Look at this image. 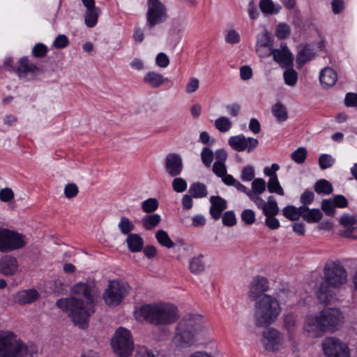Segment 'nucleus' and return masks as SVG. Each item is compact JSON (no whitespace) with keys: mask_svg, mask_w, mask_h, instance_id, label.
Returning a JSON list of instances; mask_svg holds the SVG:
<instances>
[{"mask_svg":"<svg viewBox=\"0 0 357 357\" xmlns=\"http://www.w3.org/2000/svg\"><path fill=\"white\" fill-rule=\"evenodd\" d=\"M72 293L83 297L86 301L75 297L60 298L56 301V306L69 314L75 326L85 328L88 326L89 317L95 312L93 297L96 294V287L79 282L73 286Z\"/></svg>","mask_w":357,"mask_h":357,"instance_id":"obj_1","label":"nucleus"},{"mask_svg":"<svg viewBox=\"0 0 357 357\" xmlns=\"http://www.w3.org/2000/svg\"><path fill=\"white\" fill-rule=\"evenodd\" d=\"M206 321L199 314L182 319L178 324L171 344L172 347L183 349L191 347L208 334Z\"/></svg>","mask_w":357,"mask_h":357,"instance_id":"obj_2","label":"nucleus"},{"mask_svg":"<svg viewBox=\"0 0 357 357\" xmlns=\"http://www.w3.org/2000/svg\"><path fill=\"white\" fill-rule=\"evenodd\" d=\"M347 282L346 269L337 261H329L324 268L323 281L317 291V299L322 303H331L335 298V292L332 289H339Z\"/></svg>","mask_w":357,"mask_h":357,"instance_id":"obj_3","label":"nucleus"},{"mask_svg":"<svg viewBox=\"0 0 357 357\" xmlns=\"http://www.w3.org/2000/svg\"><path fill=\"white\" fill-rule=\"evenodd\" d=\"M139 321H146L157 326H166L175 323L179 318L178 310L170 303L143 305L134 312Z\"/></svg>","mask_w":357,"mask_h":357,"instance_id":"obj_4","label":"nucleus"},{"mask_svg":"<svg viewBox=\"0 0 357 357\" xmlns=\"http://www.w3.org/2000/svg\"><path fill=\"white\" fill-rule=\"evenodd\" d=\"M344 323L343 314L337 308H327L307 317L304 329L312 337L320 333L337 331Z\"/></svg>","mask_w":357,"mask_h":357,"instance_id":"obj_5","label":"nucleus"},{"mask_svg":"<svg viewBox=\"0 0 357 357\" xmlns=\"http://www.w3.org/2000/svg\"><path fill=\"white\" fill-rule=\"evenodd\" d=\"M38 347L32 343L25 344L10 331L0 333V357H38Z\"/></svg>","mask_w":357,"mask_h":357,"instance_id":"obj_6","label":"nucleus"},{"mask_svg":"<svg viewBox=\"0 0 357 357\" xmlns=\"http://www.w3.org/2000/svg\"><path fill=\"white\" fill-rule=\"evenodd\" d=\"M281 312L278 299L272 295L260 296L255 304V318L258 326L272 324Z\"/></svg>","mask_w":357,"mask_h":357,"instance_id":"obj_7","label":"nucleus"},{"mask_svg":"<svg viewBox=\"0 0 357 357\" xmlns=\"http://www.w3.org/2000/svg\"><path fill=\"white\" fill-rule=\"evenodd\" d=\"M112 346L118 357H130L134 348L130 332L119 328L112 340Z\"/></svg>","mask_w":357,"mask_h":357,"instance_id":"obj_8","label":"nucleus"},{"mask_svg":"<svg viewBox=\"0 0 357 357\" xmlns=\"http://www.w3.org/2000/svg\"><path fill=\"white\" fill-rule=\"evenodd\" d=\"M26 242L22 234L8 229L0 228V251L8 252L22 248Z\"/></svg>","mask_w":357,"mask_h":357,"instance_id":"obj_9","label":"nucleus"},{"mask_svg":"<svg viewBox=\"0 0 357 357\" xmlns=\"http://www.w3.org/2000/svg\"><path fill=\"white\" fill-rule=\"evenodd\" d=\"M130 286L116 280L111 281L103 294V299L107 305L116 306L128 294Z\"/></svg>","mask_w":357,"mask_h":357,"instance_id":"obj_10","label":"nucleus"},{"mask_svg":"<svg viewBox=\"0 0 357 357\" xmlns=\"http://www.w3.org/2000/svg\"><path fill=\"white\" fill-rule=\"evenodd\" d=\"M147 7L146 26L149 29H151L167 20V8L160 0H148Z\"/></svg>","mask_w":357,"mask_h":357,"instance_id":"obj_11","label":"nucleus"},{"mask_svg":"<svg viewBox=\"0 0 357 357\" xmlns=\"http://www.w3.org/2000/svg\"><path fill=\"white\" fill-rule=\"evenodd\" d=\"M321 347L326 357H350L347 344L336 337L324 339Z\"/></svg>","mask_w":357,"mask_h":357,"instance_id":"obj_12","label":"nucleus"},{"mask_svg":"<svg viewBox=\"0 0 357 357\" xmlns=\"http://www.w3.org/2000/svg\"><path fill=\"white\" fill-rule=\"evenodd\" d=\"M262 342L266 350L275 351L284 347L283 335L278 330L270 328L262 333Z\"/></svg>","mask_w":357,"mask_h":357,"instance_id":"obj_13","label":"nucleus"},{"mask_svg":"<svg viewBox=\"0 0 357 357\" xmlns=\"http://www.w3.org/2000/svg\"><path fill=\"white\" fill-rule=\"evenodd\" d=\"M229 145L237 151H243L248 149V151L255 149L259 142L255 138H246L243 135L231 137L228 140Z\"/></svg>","mask_w":357,"mask_h":357,"instance_id":"obj_14","label":"nucleus"},{"mask_svg":"<svg viewBox=\"0 0 357 357\" xmlns=\"http://www.w3.org/2000/svg\"><path fill=\"white\" fill-rule=\"evenodd\" d=\"M269 289L268 281L266 278L257 277L250 284L248 296L251 301H257L260 296L266 295L265 291Z\"/></svg>","mask_w":357,"mask_h":357,"instance_id":"obj_15","label":"nucleus"},{"mask_svg":"<svg viewBox=\"0 0 357 357\" xmlns=\"http://www.w3.org/2000/svg\"><path fill=\"white\" fill-rule=\"evenodd\" d=\"M340 223L344 229L341 235L350 238H357V215H344L340 218Z\"/></svg>","mask_w":357,"mask_h":357,"instance_id":"obj_16","label":"nucleus"},{"mask_svg":"<svg viewBox=\"0 0 357 357\" xmlns=\"http://www.w3.org/2000/svg\"><path fill=\"white\" fill-rule=\"evenodd\" d=\"M165 169L172 177L179 175L183 169L181 157L176 153H169L165 159Z\"/></svg>","mask_w":357,"mask_h":357,"instance_id":"obj_17","label":"nucleus"},{"mask_svg":"<svg viewBox=\"0 0 357 357\" xmlns=\"http://www.w3.org/2000/svg\"><path fill=\"white\" fill-rule=\"evenodd\" d=\"M39 72V68L26 58H22L20 61L17 73L19 77L24 80L32 79Z\"/></svg>","mask_w":357,"mask_h":357,"instance_id":"obj_18","label":"nucleus"},{"mask_svg":"<svg viewBox=\"0 0 357 357\" xmlns=\"http://www.w3.org/2000/svg\"><path fill=\"white\" fill-rule=\"evenodd\" d=\"M86 10L84 16V22L88 27H93L98 22L100 10L95 6L94 0H82Z\"/></svg>","mask_w":357,"mask_h":357,"instance_id":"obj_19","label":"nucleus"},{"mask_svg":"<svg viewBox=\"0 0 357 357\" xmlns=\"http://www.w3.org/2000/svg\"><path fill=\"white\" fill-rule=\"evenodd\" d=\"M273 60L281 67L287 68L292 64L294 57L286 45L280 49H273L272 52Z\"/></svg>","mask_w":357,"mask_h":357,"instance_id":"obj_20","label":"nucleus"},{"mask_svg":"<svg viewBox=\"0 0 357 357\" xmlns=\"http://www.w3.org/2000/svg\"><path fill=\"white\" fill-rule=\"evenodd\" d=\"M18 262L11 255H4L0 259V273L4 275H13L18 270Z\"/></svg>","mask_w":357,"mask_h":357,"instance_id":"obj_21","label":"nucleus"},{"mask_svg":"<svg viewBox=\"0 0 357 357\" xmlns=\"http://www.w3.org/2000/svg\"><path fill=\"white\" fill-rule=\"evenodd\" d=\"M39 297V294L36 289L22 290L15 294L13 300L20 305H25L36 301Z\"/></svg>","mask_w":357,"mask_h":357,"instance_id":"obj_22","label":"nucleus"},{"mask_svg":"<svg viewBox=\"0 0 357 357\" xmlns=\"http://www.w3.org/2000/svg\"><path fill=\"white\" fill-rule=\"evenodd\" d=\"M337 80V73L332 68L326 67L321 70L319 81L324 88L327 89L333 86Z\"/></svg>","mask_w":357,"mask_h":357,"instance_id":"obj_23","label":"nucleus"},{"mask_svg":"<svg viewBox=\"0 0 357 357\" xmlns=\"http://www.w3.org/2000/svg\"><path fill=\"white\" fill-rule=\"evenodd\" d=\"M210 202L211 203L210 213L215 220H218L222 211L227 208V202L219 196H211Z\"/></svg>","mask_w":357,"mask_h":357,"instance_id":"obj_24","label":"nucleus"},{"mask_svg":"<svg viewBox=\"0 0 357 357\" xmlns=\"http://www.w3.org/2000/svg\"><path fill=\"white\" fill-rule=\"evenodd\" d=\"M143 81L152 88H158L168 81L162 75L155 71H149L145 74Z\"/></svg>","mask_w":357,"mask_h":357,"instance_id":"obj_25","label":"nucleus"},{"mask_svg":"<svg viewBox=\"0 0 357 357\" xmlns=\"http://www.w3.org/2000/svg\"><path fill=\"white\" fill-rule=\"evenodd\" d=\"M126 243L129 250L132 252H140L144 246V241L137 234H129L127 236Z\"/></svg>","mask_w":357,"mask_h":357,"instance_id":"obj_26","label":"nucleus"},{"mask_svg":"<svg viewBox=\"0 0 357 357\" xmlns=\"http://www.w3.org/2000/svg\"><path fill=\"white\" fill-rule=\"evenodd\" d=\"M302 212L303 219L308 223L318 222L323 217L322 212L319 209H310L307 206H303Z\"/></svg>","mask_w":357,"mask_h":357,"instance_id":"obj_27","label":"nucleus"},{"mask_svg":"<svg viewBox=\"0 0 357 357\" xmlns=\"http://www.w3.org/2000/svg\"><path fill=\"white\" fill-rule=\"evenodd\" d=\"M203 255L193 257L189 261V269L194 275L202 273L205 270V264L203 261Z\"/></svg>","mask_w":357,"mask_h":357,"instance_id":"obj_28","label":"nucleus"},{"mask_svg":"<svg viewBox=\"0 0 357 357\" xmlns=\"http://www.w3.org/2000/svg\"><path fill=\"white\" fill-rule=\"evenodd\" d=\"M261 210L265 216L276 215L279 213V207L273 196L268 197L267 202L264 204Z\"/></svg>","mask_w":357,"mask_h":357,"instance_id":"obj_29","label":"nucleus"},{"mask_svg":"<svg viewBox=\"0 0 357 357\" xmlns=\"http://www.w3.org/2000/svg\"><path fill=\"white\" fill-rule=\"evenodd\" d=\"M315 53L312 49L309 46H305L300 50L296 56V63L298 67H302L306 62L310 61L314 57Z\"/></svg>","mask_w":357,"mask_h":357,"instance_id":"obj_30","label":"nucleus"},{"mask_svg":"<svg viewBox=\"0 0 357 357\" xmlns=\"http://www.w3.org/2000/svg\"><path fill=\"white\" fill-rule=\"evenodd\" d=\"M303 211V206L296 208L294 206L289 205L282 209V213L286 218L294 221L298 220L300 217H302Z\"/></svg>","mask_w":357,"mask_h":357,"instance_id":"obj_31","label":"nucleus"},{"mask_svg":"<svg viewBox=\"0 0 357 357\" xmlns=\"http://www.w3.org/2000/svg\"><path fill=\"white\" fill-rule=\"evenodd\" d=\"M161 221V217L157 213L146 215L141 220L142 226L146 230L153 229Z\"/></svg>","mask_w":357,"mask_h":357,"instance_id":"obj_32","label":"nucleus"},{"mask_svg":"<svg viewBox=\"0 0 357 357\" xmlns=\"http://www.w3.org/2000/svg\"><path fill=\"white\" fill-rule=\"evenodd\" d=\"M188 192L194 198L205 197L208 194L206 185L199 182L192 183Z\"/></svg>","mask_w":357,"mask_h":357,"instance_id":"obj_33","label":"nucleus"},{"mask_svg":"<svg viewBox=\"0 0 357 357\" xmlns=\"http://www.w3.org/2000/svg\"><path fill=\"white\" fill-rule=\"evenodd\" d=\"M271 112L278 122L285 121L288 118V114L285 106L280 102L273 105Z\"/></svg>","mask_w":357,"mask_h":357,"instance_id":"obj_34","label":"nucleus"},{"mask_svg":"<svg viewBox=\"0 0 357 357\" xmlns=\"http://www.w3.org/2000/svg\"><path fill=\"white\" fill-rule=\"evenodd\" d=\"M259 7L261 10L266 14H276L281 9V6L278 4H275L272 0H261Z\"/></svg>","mask_w":357,"mask_h":357,"instance_id":"obj_35","label":"nucleus"},{"mask_svg":"<svg viewBox=\"0 0 357 357\" xmlns=\"http://www.w3.org/2000/svg\"><path fill=\"white\" fill-rule=\"evenodd\" d=\"M314 190L318 194L329 195L333 192V187L329 181L325 179H320L316 182Z\"/></svg>","mask_w":357,"mask_h":357,"instance_id":"obj_36","label":"nucleus"},{"mask_svg":"<svg viewBox=\"0 0 357 357\" xmlns=\"http://www.w3.org/2000/svg\"><path fill=\"white\" fill-rule=\"evenodd\" d=\"M118 228L123 234L128 236L135 229V225L128 218L122 216L118 224Z\"/></svg>","mask_w":357,"mask_h":357,"instance_id":"obj_37","label":"nucleus"},{"mask_svg":"<svg viewBox=\"0 0 357 357\" xmlns=\"http://www.w3.org/2000/svg\"><path fill=\"white\" fill-rule=\"evenodd\" d=\"M155 238L158 243L167 248H172L174 247V243L169 238L168 234L162 230H158L155 234Z\"/></svg>","mask_w":357,"mask_h":357,"instance_id":"obj_38","label":"nucleus"},{"mask_svg":"<svg viewBox=\"0 0 357 357\" xmlns=\"http://www.w3.org/2000/svg\"><path fill=\"white\" fill-rule=\"evenodd\" d=\"M214 126L220 132H225L230 130L232 123L229 118L220 116L215 121Z\"/></svg>","mask_w":357,"mask_h":357,"instance_id":"obj_39","label":"nucleus"},{"mask_svg":"<svg viewBox=\"0 0 357 357\" xmlns=\"http://www.w3.org/2000/svg\"><path fill=\"white\" fill-rule=\"evenodd\" d=\"M268 190L271 193H275L278 195L283 196L284 195V190L281 186L278 178H269L267 183Z\"/></svg>","mask_w":357,"mask_h":357,"instance_id":"obj_40","label":"nucleus"},{"mask_svg":"<svg viewBox=\"0 0 357 357\" xmlns=\"http://www.w3.org/2000/svg\"><path fill=\"white\" fill-rule=\"evenodd\" d=\"M256 46H273L271 33L266 29L257 35Z\"/></svg>","mask_w":357,"mask_h":357,"instance_id":"obj_41","label":"nucleus"},{"mask_svg":"<svg viewBox=\"0 0 357 357\" xmlns=\"http://www.w3.org/2000/svg\"><path fill=\"white\" fill-rule=\"evenodd\" d=\"M159 204L155 198H149L142 203V208L146 213H152L158 208Z\"/></svg>","mask_w":357,"mask_h":357,"instance_id":"obj_42","label":"nucleus"},{"mask_svg":"<svg viewBox=\"0 0 357 357\" xmlns=\"http://www.w3.org/2000/svg\"><path fill=\"white\" fill-rule=\"evenodd\" d=\"M214 158V153L208 146H205L202 149L201 152V160L202 163L206 167H211L213 160Z\"/></svg>","mask_w":357,"mask_h":357,"instance_id":"obj_43","label":"nucleus"},{"mask_svg":"<svg viewBox=\"0 0 357 357\" xmlns=\"http://www.w3.org/2000/svg\"><path fill=\"white\" fill-rule=\"evenodd\" d=\"M307 154V151L304 147H299L295 150L291 155V158L298 164H302L305 162Z\"/></svg>","mask_w":357,"mask_h":357,"instance_id":"obj_44","label":"nucleus"},{"mask_svg":"<svg viewBox=\"0 0 357 357\" xmlns=\"http://www.w3.org/2000/svg\"><path fill=\"white\" fill-rule=\"evenodd\" d=\"M284 82L287 85L293 86L298 80L297 73L292 68L287 69L283 73Z\"/></svg>","mask_w":357,"mask_h":357,"instance_id":"obj_45","label":"nucleus"},{"mask_svg":"<svg viewBox=\"0 0 357 357\" xmlns=\"http://www.w3.org/2000/svg\"><path fill=\"white\" fill-rule=\"evenodd\" d=\"M335 158L329 154H321L319 157V165L321 169H326L335 164Z\"/></svg>","mask_w":357,"mask_h":357,"instance_id":"obj_46","label":"nucleus"},{"mask_svg":"<svg viewBox=\"0 0 357 357\" xmlns=\"http://www.w3.org/2000/svg\"><path fill=\"white\" fill-rule=\"evenodd\" d=\"M266 182L263 178H255L252 182V190L249 192L262 194L266 190Z\"/></svg>","mask_w":357,"mask_h":357,"instance_id":"obj_47","label":"nucleus"},{"mask_svg":"<svg viewBox=\"0 0 357 357\" xmlns=\"http://www.w3.org/2000/svg\"><path fill=\"white\" fill-rule=\"evenodd\" d=\"M291 33L290 26L285 23H280L276 28L275 35L278 38L283 39L287 38Z\"/></svg>","mask_w":357,"mask_h":357,"instance_id":"obj_48","label":"nucleus"},{"mask_svg":"<svg viewBox=\"0 0 357 357\" xmlns=\"http://www.w3.org/2000/svg\"><path fill=\"white\" fill-rule=\"evenodd\" d=\"M284 325L288 333L292 334L296 328V319L293 315H287L284 319Z\"/></svg>","mask_w":357,"mask_h":357,"instance_id":"obj_49","label":"nucleus"},{"mask_svg":"<svg viewBox=\"0 0 357 357\" xmlns=\"http://www.w3.org/2000/svg\"><path fill=\"white\" fill-rule=\"evenodd\" d=\"M222 223L227 227H232L236 223V218L234 213L231 211L225 212L222 215Z\"/></svg>","mask_w":357,"mask_h":357,"instance_id":"obj_50","label":"nucleus"},{"mask_svg":"<svg viewBox=\"0 0 357 357\" xmlns=\"http://www.w3.org/2000/svg\"><path fill=\"white\" fill-rule=\"evenodd\" d=\"M335 205L332 199H324L321 202V209L328 215H334L335 210Z\"/></svg>","mask_w":357,"mask_h":357,"instance_id":"obj_51","label":"nucleus"},{"mask_svg":"<svg viewBox=\"0 0 357 357\" xmlns=\"http://www.w3.org/2000/svg\"><path fill=\"white\" fill-rule=\"evenodd\" d=\"M225 39L229 44H236L240 42L241 37L236 31L231 29L227 31Z\"/></svg>","mask_w":357,"mask_h":357,"instance_id":"obj_52","label":"nucleus"},{"mask_svg":"<svg viewBox=\"0 0 357 357\" xmlns=\"http://www.w3.org/2000/svg\"><path fill=\"white\" fill-rule=\"evenodd\" d=\"M242 220L248 225L253 224L255 221V213L252 209H245L241 213Z\"/></svg>","mask_w":357,"mask_h":357,"instance_id":"obj_53","label":"nucleus"},{"mask_svg":"<svg viewBox=\"0 0 357 357\" xmlns=\"http://www.w3.org/2000/svg\"><path fill=\"white\" fill-rule=\"evenodd\" d=\"M78 192V188L75 183H68L64 188V195L68 199L75 197Z\"/></svg>","mask_w":357,"mask_h":357,"instance_id":"obj_54","label":"nucleus"},{"mask_svg":"<svg viewBox=\"0 0 357 357\" xmlns=\"http://www.w3.org/2000/svg\"><path fill=\"white\" fill-rule=\"evenodd\" d=\"M172 187L174 191L183 192L187 188V183L182 178H176L173 180Z\"/></svg>","mask_w":357,"mask_h":357,"instance_id":"obj_55","label":"nucleus"},{"mask_svg":"<svg viewBox=\"0 0 357 357\" xmlns=\"http://www.w3.org/2000/svg\"><path fill=\"white\" fill-rule=\"evenodd\" d=\"M199 87V80L196 77L190 78L185 86V92L188 94L195 92Z\"/></svg>","mask_w":357,"mask_h":357,"instance_id":"obj_56","label":"nucleus"},{"mask_svg":"<svg viewBox=\"0 0 357 357\" xmlns=\"http://www.w3.org/2000/svg\"><path fill=\"white\" fill-rule=\"evenodd\" d=\"M255 176L254 168L252 166H246L243 167L241 174V178L243 181H250Z\"/></svg>","mask_w":357,"mask_h":357,"instance_id":"obj_57","label":"nucleus"},{"mask_svg":"<svg viewBox=\"0 0 357 357\" xmlns=\"http://www.w3.org/2000/svg\"><path fill=\"white\" fill-rule=\"evenodd\" d=\"M212 170L218 177L221 178L226 174L227 167L225 163L215 162L213 165Z\"/></svg>","mask_w":357,"mask_h":357,"instance_id":"obj_58","label":"nucleus"},{"mask_svg":"<svg viewBox=\"0 0 357 357\" xmlns=\"http://www.w3.org/2000/svg\"><path fill=\"white\" fill-rule=\"evenodd\" d=\"M14 198V192L11 188H5L0 190V200L3 202H8Z\"/></svg>","mask_w":357,"mask_h":357,"instance_id":"obj_59","label":"nucleus"},{"mask_svg":"<svg viewBox=\"0 0 357 357\" xmlns=\"http://www.w3.org/2000/svg\"><path fill=\"white\" fill-rule=\"evenodd\" d=\"M155 63L160 68H165L169 66V59L166 54L160 52L155 57Z\"/></svg>","mask_w":357,"mask_h":357,"instance_id":"obj_60","label":"nucleus"},{"mask_svg":"<svg viewBox=\"0 0 357 357\" xmlns=\"http://www.w3.org/2000/svg\"><path fill=\"white\" fill-rule=\"evenodd\" d=\"M273 46H256V52L261 58H267L272 55Z\"/></svg>","mask_w":357,"mask_h":357,"instance_id":"obj_61","label":"nucleus"},{"mask_svg":"<svg viewBox=\"0 0 357 357\" xmlns=\"http://www.w3.org/2000/svg\"><path fill=\"white\" fill-rule=\"evenodd\" d=\"M69 43V40L66 36L59 35L54 41V46L57 49L66 47Z\"/></svg>","mask_w":357,"mask_h":357,"instance_id":"obj_62","label":"nucleus"},{"mask_svg":"<svg viewBox=\"0 0 357 357\" xmlns=\"http://www.w3.org/2000/svg\"><path fill=\"white\" fill-rule=\"evenodd\" d=\"M279 169L280 166L276 163H273L271 167H266L264 169V174L269 176V178H278L276 172L279 170Z\"/></svg>","mask_w":357,"mask_h":357,"instance_id":"obj_63","label":"nucleus"},{"mask_svg":"<svg viewBox=\"0 0 357 357\" xmlns=\"http://www.w3.org/2000/svg\"><path fill=\"white\" fill-rule=\"evenodd\" d=\"M47 50V47L45 45L38 43L33 47L32 53L36 57H43L46 54Z\"/></svg>","mask_w":357,"mask_h":357,"instance_id":"obj_64","label":"nucleus"}]
</instances>
